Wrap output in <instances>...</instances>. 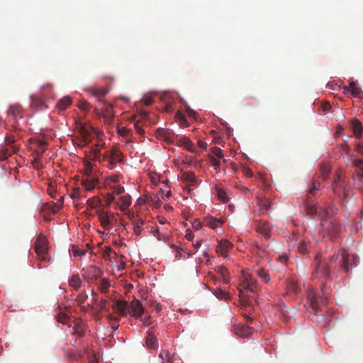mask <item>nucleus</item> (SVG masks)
I'll use <instances>...</instances> for the list:
<instances>
[{
  "mask_svg": "<svg viewBox=\"0 0 363 363\" xmlns=\"http://www.w3.org/2000/svg\"><path fill=\"white\" fill-rule=\"evenodd\" d=\"M322 186L319 181H314L313 183V188L309 190L305 201L304 206L307 214L315 216L318 215L321 218L322 226L328 231V235L334 238H335L340 230V225L335 220H331L327 222L326 219L328 217L329 211L325 208H318L313 203L312 198L315 196L316 191Z\"/></svg>",
  "mask_w": 363,
  "mask_h": 363,
  "instance_id": "f257e3e1",
  "label": "nucleus"
},
{
  "mask_svg": "<svg viewBox=\"0 0 363 363\" xmlns=\"http://www.w3.org/2000/svg\"><path fill=\"white\" fill-rule=\"evenodd\" d=\"M314 269L311 276L315 279H330V267L328 263L321 259V256L317 255L314 260Z\"/></svg>",
  "mask_w": 363,
  "mask_h": 363,
  "instance_id": "f03ea898",
  "label": "nucleus"
},
{
  "mask_svg": "<svg viewBox=\"0 0 363 363\" xmlns=\"http://www.w3.org/2000/svg\"><path fill=\"white\" fill-rule=\"evenodd\" d=\"M345 178V175L342 170L337 171L333 177L332 189L337 196L347 199L349 196V189Z\"/></svg>",
  "mask_w": 363,
  "mask_h": 363,
  "instance_id": "7ed1b4c3",
  "label": "nucleus"
},
{
  "mask_svg": "<svg viewBox=\"0 0 363 363\" xmlns=\"http://www.w3.org/2000/svg\"><path fill=\"white\" fill-rule=\"evenodd\" d=\"M123 155L116 147H113L111 150L104 152L102 155L103 162H106V167L109 169H113L116 167L117 163L123 161Z\"/></svg>",
  "mask_w": 363,
  "mask_h": 363,
  "instance_id": "20e7f679",
  "label": "nucleus"
},
{
  "mask_svg": "<svg viewBox=\"0 0 363 363\" xmlns=\"http://www.w3.org/2000/svg\"><path fill=\"white\" fill-rule=\"evenodd\" d=\"M163 136L167 142L174 143V141H176L179 145L184 147L187 150L190 152L194 151V145L193 143L185 136H176L174 133L169 130H164Z\"/></svg>",
  "mask_w": 363,
  "mask_h": 363,
  "instance_id": "39448f33",
  "label": "nucleus"
},
{
  "mask_svg": "<svg viewBox=\"0 0 363 363\" xmlns=\"http://www.w3.org/2000/svg\"><path fill=\"white\" fill-rule=\"evenodd\" d=\"M48 245L47 238L42 235H38L35 244V251L38 258L41 261L48 262L50 260Z\"/></svg>",
  "mask_w": 363,
  "mask_h": 363,
  "instance_id": "423d86ee",
  "label": "nucleus"
},
{
  "mask_svg": "<svg viewBox=\"0 0 363 363\" xmlns=\"http://www.w3.org/2000/svg\"><path fill=\"white\" fill-rule=\"evenodd\" d=\"M307 296L311 307L315 311H319L320 306L322 305H325L328 302L327 297H325L324 295L320 296L313 289H311L308 291Z\"/></svg>",
  "mask_w": 363,
  "mask_h": 363,
  "instance_id": "0eeeda50",
  "label": "nucleus"
},
{
  "mask_svg": "<svg viewBox=\"0 0 363 363\" xmlns=\"http://www.w3.org/2000/svg\"><path fill=\"white\" fill-rule=\"evenodd\" d=\"M97 214L101 226L106 230L109 228L113 223H117V218L114 213L104 208L99 209Z\"/></svg>",
  "mask_w": 363,
  "mask_h": 363,
  "instance_id": "6e6552de",
  "label": "nucleus"
},
{
  "mask_svg": "<svg viewBox=\"0 0 363 363\" xmlns=\"http://www.w3.org/2000/svg\"><path fill=\"white\" fill-rule=\"evenodd\" d=\"M82 272L83 278L89 282H94L101 274V269L94 265H90L86 268H83Z\"/></svg>",
  "mask_w": 363,
  "mask_h": 363,
  "instance_id": "1a4fd4ad",
  "label": "nucleus"
},
{
  "mask_svg": "<svg viewBox=\"0 0 363 363\" xmlns=\"http://www.w3.org/2000/svg\"><path fill=\"white\" fill-rule=\"evenodd\" d=\"M144 307L140 301L138 299H133L129 304L128 313L130 315L135 318H140L144 313Z\"/></svg>",
  "mask_w": 363,
  "mask_h": 363,
  "instance_id": "9d476101",
  "label": "nucleus"
},
{
  "mask_svg": "<svg viewBox=\"0 0 363 363\" xmlns=\"http://www.w3.org/2000/svg\"><path fill=\"white\" fill-rule=\"evenodd\" d=\"M356 259L357 257L354 255H350L345 250H343L342 252V268L346 272H348L350 269V267L357 266Z\"/></svg>",
  "mask_w": 363,
  "mask_h": 363,
  "instance_id": "9b49d317",
  "label": "nucleus"
},
{
  "mask_svg": "<svg viewBox=\"0 0 363 363\" xmlns=\"http://www.w3.org/2000/svg\"><path fill=\"white\" fill-rule=\"evenodd\" d=\"M7 114L11 116L13 120L16 121L18 118L23 117V109L22 107L17 104L10 105Z\"/></svg>",
  "mask_w": 363,
  "mask_h": 363,
  "instance_id": "f8f14e48",
  "label": "nucleus"
},
{
  "mask_svg": "<svg viewBox=\"0 0 363 363\" xmlns=\"http://www.w3.org/2000/svg\"><path fill=\"white\" fill-rule=\"evenodd\" d=\"M30 106L35 110H43L47 107L44 99L40 96H30Z\"/></svg>",
  "mask_w": 363,
  "mask_h": 363,
  "instance_id": "ddd939ff",
  "label": "nucleus"
},
{
  "mask_svg": "<svg viewBox=\"0 0 363 363\" xmlns=\"http://www.w3.org/2000/svg\"><path fill=\"white\" fill-rule=\"evenodd\" d=\"M93 132L94 128L92 127H86V125L81 126L79 133L84 145L91 141Z\"/></svg>",
  "mask_w": 363,
  "mask_h": 363,
  "instance_id": "4468645a",
  "label": "nucleus"
},
{
  "mask_svg": "<svg viewBox=\"0 0 363 363\" xmlns=\"http://www.w3.org/2000/svg\"><path fill=\"white\" fill-rule=\"evenodd\" d=\"M113 308L117 311V313L122 316L127 315V309L129 310V304L127 301L123 300H118Z\"/></svg>",
  "mask_w": 363,
  "mask_h": 363,
  "instance_id": "2eb2a0df",
  "label": "nucleus"
},
{
  "mask_svg": "<svg viewBox=\"0 0 363 363\" xmlns=\"http://www.w3.org/2000/svg\"><path fill=\"white\" fill-rule=\"evenodd\" d=\"M233 244L227 240H220L218 246L217 247V252L220 253L222 256H227L228 252L233 248Z\"/></svg>",
  "mask_w": 363,
  "mask_h": 363,
  "instance_id": "dca6fc26",
  "label": "nucleus"
},
{
  "mask_svg": "<svg viewBox=\"0 0 363 363\" xmlns=\"http://www.w3.org/2000/svg\"><path fill=\"white\" fill-rule=\"evenodd\" d=\"M86 328V323L82 318H77L74 323V333L79 337L84 335Z\"/></svg>",
  "mask_w": 363,
  "mask_h": 363,
  "instance_id": "f3484780",
  "label": "nucleus"
},
{
  "mask_svg": "<svg viewBox=\"0 0 363 363\" xmlns=\"http://www.w3.org/2000/svg\"><path fill=\"white\" fill-rule=\"evenodd\" d=\"M253 329L247 325H237L235 327V333L240 337H247L252 334Z\"/></svg>",
  "mask_w": 363,
  "mask_h": 363,
  "instance_id": "a211bd4d",
  "label": "nucleus"
},
{
  "mask_svg": "<svg viewBox=\"0 0 363 363\" xmlns=\"http://www.w3.org/2000/svg\"><path fill=\"white\" fill-rule=\"evenodd\" d=\"M104 145V143H99L95 145V147L91 149L89 157L92 160L103 162L102 159H101V157H102L103 155L101 154L100 148L103 147Z\"/></svg>",
  "mask_w": 363,
  "mask_h": 363,
  "instance_id": "6ab92c4d",
  "label": "nucleus"
},
{
  "mask_svg": "<svg viewBox=\"0 0 363 363\" xmlns=\"http://www.w3.org/2000/svg\"><path fill=\"white\" fill-rule=\"evenodd\" d=\"M18 150L16 146H10L9 147L0 146V160H6L10 155L14 154Z\"/></svg>",
  "mask_w": 363,
  "mask_h": 363,
  "instance_id": "aec40b11",
  "label": "nucleus"
},
{
  "mask_svg": "<svg viewBox=\"0 0 363 363\" xmlns=\"http://www.w3.org/2000/svg\"><path fill=\"white\" fill-rule=\"evenodd\" d=\"M257 231L259 234L264 235V237H266L267 238H269L271 229H270V225H269V222H267V221L260 222L257 225Z\"/></svg>",
  "mask_w": 363,
  "mask_h": 363,
  "instance_id": "412c9836",
  "label": "nucleus"
},
{
  "mask_svg": "<svg viewBox=\"0 0 363 363\" xmlns=\"http://www.w3.org/2000/svg\"><path fill=\"white\" fill-rule=\"evenodd\" d=\"M97 182V179L91 177L90 176H86L85 179L82 180V184L86 191L92 190L96 186Z\"/></svg>",
  "mask_w": 363,
  "mask_h": 363,
  "instance_id": "4be33fe9",
  "label": "nucleus"
},
{
  "mask_svg": "<svg viewBox=\"0 0 363 363\" xmlns=\"http://www.w3.org/2000/svg\"><path fill=\"white\" fill-rule=\"evenodd\" d=\"M86 90L93 96L98 98H101L106 95V94L108 93V89L106 87L93 86L88 88Z\"/></svg>",
  "mask_w": 363,
  "mask_h": 363,
  "instance_id": "5701e85b",
  "label": "nucleus"
},
{
  "mask_svg": "<svg viewBox=\"0 0 363 363\" xmlns=\"http://www.w3.org/2000/svg\"><path fill=\"white\" fill-rule=\"evenodd\" d=\"M107 304L108 301L106 298H101L97 303V306L94 307V305L90 306L91 309L98 311V313L96 315V319H100L101 317L99 315V313L103 311H107Z\"/></svg>",
  "mask_w": 363,
  "mask_h": 363,
  "instance_id": "b1692460",
  "label": "nucleus"
},
{
  "mask_svg": "<svg viewBox=\"0 0 363 363\" xmlns=\"http://www.w3.org/2000/svg\"><path fill=\"white\" fill-rule=\"evenodd\" d=\"M351 125L354 135L357 138H360L363 132V125L362 123L357 119H353L352 121Z\"/></svg>",
  "mask_w": 363,
  "mask_h": 363,
  "instance_id": "393cba45",
  "label": "nucleus"
},
{
  "mask_svg": "<svg viewBox=\"0 0 363 363\" xmlns=\"http://www.w3.org/2000/svg\"><path fill=\"white\" fill-rule=\"evenodd\" d=\"M131 204V198L129 195L121 196L117 202V205L122 210L127 208Z\"/></svg>",
  "mask_w": 363,
  "mask_h": 363,
  "instance_id": "a878e982",
  "label": "nucleus"
},
{
  "mask_svg": "<svg viewBox=\"0 0 363 363\" xmlns=\"http://www.w3.org/2000/svg\"><path fill=\"white\" fill-rule=\"evenodd\" d=\"M145 222L142 218H137L133 221V233L136 235H140L143 229Z\"/></svg>",
  "mask_w": 363,
  "mask_h": 363,
  "instance_id": "bb28decb",
  "label": "nucleus"
},
{
  "mask_svg": "<svg viewBox=\"0 0 363 363\" xmlns=\"http://www.w3.org/2000/svg\"><path fill=\"white\" fill-rule=\"evenodd\" d=\"M116 257H117L116 252L110 246L105 247L102 251V257L104 259L111 261Z\"/></svg>",
  "mask_w": 363,
  "mask_h": 363,
  "instance_id": "cd10ccee",
  "label": "nucleus"
},
{
  "mask_svg": "<svg viewBox=\"0 0 363 363\" xmlns=\"http://www.w3.org/2000/svg\"><path fill=\"white\" fill-rule=\"evenodd\" d=\"M69 285L75 290L79 289L82 285V281L79 274H73L69 279Z\"/></svg>",
  "mask_w": 363,
  "mask_h": 363,
  "instance_id": "c85d7f7f",
  "label": "nucleus"
},
{
  "mask_svg": "<svg viewBox=\"0 0 363 363\" xmlns=\"http://www.w3.org/2000/svg\"><path fill=\"white\" fill-rule=\"evenodd\" d=\"M176 121L178 123L179 125L181 128H185L189 126V123L184 115L181 111H177L175 116Z\"/></svg>",
  "mask_w": 363,
  "mask_h": 363,
  "instance_id": "c756f323",
  "label": "nucleus"
},
{
  "mask_svg": "<svg viewBox=\"0 0 363 363\" xmlns=\"http://www.w3.org/2000/svg\"><path fill=\"white\" fill-rule=\"evenodd\" d=\"M71 103L72 99L69 96H65L58 101L57 107L60 110H65L71 105Z\"/></svg>",
  "mask_w": 363,
  "mask_h": 363,
  "instance_id": "7c9ffc66",
  "label": "nucleus"
},
{
  "mask_svg": "<svg viewBox=\"0 0 363 363\" xmlns=\"http://www.w3.org/2000/svg\"><path fill=\"white\" fill-rule=\"evenodd\" d=\"M205 222L206 225L210 227L212 229H215L218 225H221L223 222L220 220L215 219L213 217H206L205 218Z\"/></svg>",
  "mask_w": 363,
  "mask_h": 363,
  "instance_id": "2f4dec72",
  "label": "nucleus"
},
{
  "mask_svg": "<svg viewBox=\"0 0 363 363\" xmlns=\"http://www.w3.org/2000/svg\"><path fill=\"white\" fill-rule=\"evenodd\" d=\"M146 344L147 347L151 349H156L157 347V338L151 333H148V335L146 338Z\"/></svg>",
  "mask_w": 363,
  "mask_h": 363,
  "instance_id": "473e14b6",
  "label": "nucleus"
},
{
  "mask_svg": "<svg viewBox=\"0 0 363 363\" xmlns=\"http://www.w3.org/2000/svg\"><path fill=\"white\" fill-rule=\"evenodd\" d=\"M103 118L105 123L111 125L113 121V114L111 108H108L103 113Z\"/></svg>",
  "mask_w": 363,
  "mask_h": 363,
  "instance_id": "72a5a7b5",
  "label": "nucleus"
},
{
  "mask_svg": "<svg viewBox=\"0 0 363 363\" xmlns=\"http://www.w3.org/2000/svg\"><path fill=\"white\" fill-rule=\"evenodd\" d=\"M330 166L328 164H324L320 167V176L323 180H326L330 173Z\"/></svg>",
  "mask_w": 363,
  "mask_h": 363,
  "instance_id": "f704fd0d",
  "label": "nucleus"
},
{
  "mask_svg": "<svg viewBox=\"0 0 363 363\" xmlns=\"http://www.w3.org/2000/svg\"><path fill=\"white\" fill-rule=\"evenodd\" d=\"M257 274L262 279L264 283H269L270 281V277L269 273L262 268L257 270Z\"/></svg>",
  "mask_w": 363,
  "mask_h": 363,
  "instance_id": "c9c22d12",
  "label": "nucleus"
},
{
  "mask_svg": "<svg viewBox=\"0 0 363 363\" xmlns=\"http://www.w3.org/2000/svg\"><path fill=\"white\" fill-rule=\"evenodd\" d=\"M299 253L305 255L309 252V245L306 241H300L297 246Z\"/></svg>",
  "mask_w": 363,
  "mask_h": 363,
  "instance_id": "e433bc0d",
  "label": "nucleus"
},
{
  "mask_svg": "<svg viewBox=\"0 0 363 363\" xmlns=\"http://www.w3.org/2000/svg\"><path fill=\"white\" fill-rule=\"evenodd\" d=\"M218 272L222 276L223 282L225 284H228L229 283V279H228L229 273H228V269L225 268V267H220L218 268Z\"/></svg>",
  "mask_w": 363,
  "mask_h": 363,
  "instance_id": "4c0bfd02",
  "label": "nucleus"
},
{
  "mask_svg": "<svg viewBox=\"0 0 363 363\" xmlns=\"http://www.w3.org/2000/svg\"><path fill=\"white\" fill-rule=\"evenodd\" d=\"M249 291L254 293L257 288V281L251 275H247Z\"/></svg>",
  "mask_w": 363,
  "mask_h": 363,
  "instance_id": "58836bf2",
  "label": "nucleus"
},
{
  "mask_svg": "<svg viewBox=\"0 0 363 363\" xmlns=\"http://www.w3.org/2000/svg\"><path fill=\"white\" fill-rule=\"evenodd\" d=\"M182 179L186 182H189L191 184L196 182V179L194 173L193 172H185L182 175Z\"/></svg>",
  "mask_w": 363,
  "mask_h": 363,
  "instance_id": "ea45409f",
  "label": "nucleus"
},
{
  "mask_svg": "<svg viewBox=\"0 0 363 363\" xmlns=\"http://www.w3.org/2000/svg\"><path fill=\"white\" fill-rule=\"evenodd\" d=\"M110 287V282L108 279H101L100 284L99 286V289L101 293H106L108 288Z\"/></svg>",
  "mask_w": 363,
  "mask_h": 363,
  "instance_id": "a19ab883",
  "label": "nucleus"
},
{
  "mask_svg": "<svg viewBox=\"0 0 363 363\" xmlns=\"http://www.w3.org/2000/svg\"><path fill=\"white\" fill-rule=\"evenodd\" d=\"M88 298V295L85 291L79 294L76 298V302L78 306L83 304Z\"/></svg>",
  "mask_w": 363,
  "mask_h": 363,
  "instance_id": "79ce46f5",
  "label": "nucleus"
},
{
  "mask_svg": "<svg viewBox=\"0 0 363 363\" xmlns=\"http://www.w3.org/2000/svg\"><path fill=\"white\" fill-rule=\"evenodd\" d=\"M213 294L219 299H225L228 297V294L220 288L216 289L213 291Z\"/></svg>",
  "mask_w": 363,
  "mask_h": 363,
  "instance_id": "37998d69",
  "label": "nucleus"
},
{
  "mask_svg": "<svg viewBox=\"0 0 363 363\" xmlns=\"http://www.w3.org/2000/svg\"><path fill=\"white\" fill-rule=\"evenodd\" d=\"M259 206L262 210H269L272 207V202L269 199H262L259 201Z\"/></svg>",
  "mask_w": 363,
  "mask_h": 363,
  "instance_id": "c03bdc74",
  "label": "nucleus"
},
{
  "mask_svg": "<svg viewBox=\"0 0 363 363\" xmlns=\"http://www.w3.org/2000/svg\"><path fill=\"white\" fill-rule=\"evenodd\" d=\"M55 318L57 322L62 323L63 324L67 323L69 319V316L63 312L60 313L58 315L55 316Z\"/></svg>",
  "mask_w": 363,
  "mask_h": 363,
  "instance_id": "a18cd8bd",
  "label": "nucleus"
},
{
  "mask_svg": "<svg viewBox=\"0 0 363 363\" xmlns=\"http://www.w3.org/2000/svg\"><path fill=\"white\" fill-rule=\"evenodd\" d=\"M288 290L291 292L298 293L299 291L298 285L292 280L289 281L287 284Z\"/></svg>",
  "mask_w": 363,
  "mask_h": 363,
  "instance_id": "49530a36",
  "label": "nucleus"
},
{
  "mask_svg": "<svg viewBox=\"0 0 363 363\" xmlns=\"http://www.w3.org/2000/svg\"><path fill=\"white\" fill-rule=\"evenodd\" d=\"M210 163L216 169H218L220 167V161L214 156L210 157Z\"/></svg>",
  "mask_w": 363,
  "mask_h": 363,
  "instance_id": "de8ad7c7",
  "label": "nucleus"
},
{
  "mask_svg": "<svg viewBox=\"0 0 363 363\" xmlns=\"http://www.w3.org/2000/svg\"><path fill=\"white\" fill-rule=\"evenodd\" d=\"M16 138L12 135H6L5 137V143L6 145L13 146V144L15 143Z\"/></svg>",
  "mask_w": 363,
  "mask_h": 363,
  "instance_id": "09e8293b",
  "label": "nucleus"
},
{
  "mask_svg": "<svg viewBox=\"0 0 363 363\" xmlns=\"http://www.w3.org/2000/svg\"><path fill=\"white\" fill-rule=\"evenodd\" d=\"M100 201L97 198H94L92 199H88L86 203L91 208H96L99 204Z\"/></svg>",
  "mask_w": 363,
  "mask_h": 363,
  "instance_id": "8fccbe9b",
  "label": "nucleus"
},
{
  "mask_svg": "<svg viewBox=\"0 0 363 363\" xmlns=\"http://www.w3.org/2000/svg\"><path fill=\"white\" fill-rule=\"evenodd\" d=\"M84 165H85L84 171L86 172V176H90L91 173L93 171V168H94L93 164L90 162L86 161L84 162Z\"/></svg>",
  "mask_w": 363,
  "mask_h": 363,
  "instance_id": "3c124183",
  "label": "nucleus"
},
{
  "mask_svg": "<svg viewBox=\"0 0 363 363\" xmlns=\"http://www.w3.org/2000/svg\"><path fill=\"white\" fill-rule=\"evenodd\" d=\"M72 252H73L74 256H79V257L84 256L86 253V252L84 250H81L78 247H76V246H73Z\"/></svg>",
  "mask_w": 363,
  "mask_h": 363,
  "instance_id": "603ef678",
  "label": "nucleus"
},
{
  "mask_svg": "<svg viewBox=\"0 0 363 363\" xmlns=\"http://www.w3.org/2000/svg\"><path fill=\"white\" fill-rule=\"evenodd\" d=\"M354 97H359L362 98V95L363 94V92L362 91L361 89L355 86L353 89H352L350 91Z\"/></svg>",
  "mask_w": 363,
  "mask_h": 363,
  "instance_id": "864d4df0",
  "label": "nucleus"
},
{
  "mask_svg": "<svg viewBox=\"0 0 363 363\" xmlns=\"http://www.w3.org/2000/svg\"><path fill=\"white\" fill-rule=\"evenodd\" d=\"M79 108L80 109H82L84 111H87L91 108L90 104L86 101H81L78 105Z\"/></svg>",
  "mask_w": 363,
  "mask_h": 363,
  "instance_id": "5fc2aeb1",
  "label": "nucleus"
},
{
  "mask_svg": "<svg viewBox=\"0 0 363 363\" xmlns=\"http://www.w3.org/2000/svg\"><path fill=\"white\" fill-rule=\"evenodd\" d=\"M211 152L213 154L214 156L222 158L223 157L222 150L220 147H214L211 149Z\"/></svg>",
  "mask_w": 363,
  "mask_h": 363,
  "instance_id": "6e6d98bb",
  "label": "nucleus"
},
{
  "mask_svg": "<svg viewBox=\"0 0 363 363\" xmlns=\"http://www.w3.org/2000/svg\"><path fill=\"white\" fill-rule=\"evenodd\" d=\"M353 165L360 169L363 174V160L357 159L353 161Z\"/></svg>",
  "mask_w": 363,
  "mask_h": 363,
  "instance_id": "4d7b16f0",
  "label": "nucleus"
},
{
  "mask_svg": "<svg viewBox=\"0 0 363 363\" xmlns=\"http://www.w3.org/2000/svg\"><path fill=\"white\" fill-rule=\"evenodd\" d=\"M201 227H202L201 222L197 218L194 219V220L192 222V228L195 230H199L201 228Z\"/></svg>",
  "mask_w": 363,
  "mask_h": 363,
  "instance_id": "13d9d810",
  "label": "nucleus"
},
{
  "mask_svg": "<svg viewBox=\"0 0 363 363\" xmlns=\"http://www.w3.org/2000/svg\"><path fill=\"white\" fill-rule=\"evenodd\" d=\"M217 194H218V197L219 198V199L223 201H227V196H226V194L225 192L220 189H217Z\"/></svg>",
  "mask_w": 363,
  "mask_h": 363,
  "instance_id": "bf43d9fd",
  "label": "nucleus"
},
{
  "mask_svg": "<svg viewBox=\"0 0 363 363\" xmlns=\"http://www.w3.org/2000/svg\"><path fill=\"white\" fill-rule=\"evenodd\" d=\"M47 191L49 194V195H50L53 198L55 197V194H57V190H56L55 187L52 184L49 185V186L48 187Z\"/></svg>",
  "mask_w": 363,
  "mask_h": 363,
  "instance_id": "052dcab7",
  "label": "nucleus"
},
{
  "mask_svg": "<svg viewBox=\"0 0 363 363\" xmlns=\"http://www.w3.org/2000/svg\"><path fill=\"white\" fill-rule=\"evenodd\" d=\"M113 191L115 194L119 195V194H121L122 193L124 192V187L122 186H113Z\"/></svg>",
  "mask_w": 363,
  "mask_h": 363,
  "instance_id": "680f3d73",
  "label": "nucleus"
},
{
  "mask_svg": "<svg viewBox=\"0 0 363 363\" xmlns=\"http://www.w3.org/2000/svg\"><path fill=\"white\" fill-rule=\"evenodd\" d=\"M242 172L247 177H252L253 176V172L249 167H242Z\"/></svg>",
  "mask_w": 363,
  "mask_h": 363,
  "instance_id": "e2e57ef3",
  "label": "nucleus"
},
{
  "mask_svg": "<svg viewBox=\"0 0 363 363\" xmlns=\"http://www.w3.org/2000/svg\"><path fill=\"white\" fill-rule=\"evenodd\" d=\"M107 319L108 320L109 323H118L120 320V317L109 314L107 315Z\"/></svg>",
  "mask_w": 363,
  "mask_h": 363,
  "instance_id": "0e129e2a",
  "label": "nucleus"
},
{
  "mask_svg": "<svg viewBox=\"0 0 363 363\" xmlns=\"http://www.w3.org/2000/svg\"><path fill=\"white\" fill-rule=\"evenodd\" d=\"M241 286L243 287L244 289L249 291V283L247 279V275H246L242 281Z\"/></svg>",
  "mask_w": 363,
  "mask_h": 363,
  "instance_id": "69168bd1",
  "label": "nucleus"
},
{
  "mask_svg": "<svg viewBox=\"0 0 363 363\" xmlns=\"http://www.w3.org/2000/svg\"><path fill=\"white\" fill-rule=\"evenodd\" d=\"M277 260L282 264H286L288 260V257L286 255H279Z\"/></svg>",
  "mask_w": 363,
  "mask_h": 363,
  "instance_id": "338daca9",
  "label": "nucleus"
},
{
  "mask_svg": "<svg viewBox=\"0 0 363 363\" xmlns=\"http://www.w3.org/2000/svg\"><path fill=\"white\" fill-rule=\"evenodd\" d=\"M321 108L324 112H328L331 109V106L329 103H323L321 105Z\"/></svg>",
  "mask_w": 363,
  "mask_h": 363,
  "instance_id": "774afa93",
  "label": "nucleus"
}]
</instances>
